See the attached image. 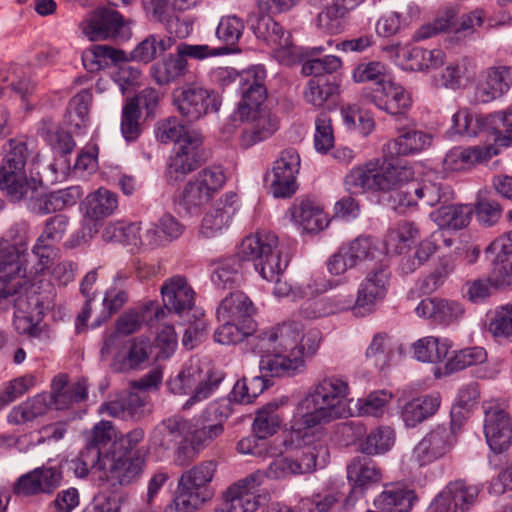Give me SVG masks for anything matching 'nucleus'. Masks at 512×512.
Segmentation results:
<instances>
[{"label": "nucleus", "mask_w": 512, "mask_h": 512, "mask_svg": "<svg viewBox=\"0 0 512 512\" xmlns=\"http://www.w3.org/2000/svg\"><path fill=\"white\" fill-rule=\"evenodd\" d=\"M350 393L348 381L340 376L324 377L315 383L298 404L301 413L291 426V439L305 452L317 456L325 451L322 444L326 436L324 425L348 416L346 398Z\"/></svg>", "instance_id": "1"}, {"label": "nucleus", "mask_w": 512, "mask_h": 512, "mask_svg": "<svg viewBox=\"0 0 512 512\" xmlns=\"http://www.w3.org/2000/svg\"><path fill=\"white\" fill-rule=\"evenodd\" d=\"M250 342L262 354V373L271 377L294 376L304 370V358L318 351L321 333L315 328L306 329L299 321L288 320L260 331Z\"/></svg>", "instance_id": "2"}, {"label": "nucleus", "mask_w": 512, "mask_h": 512, "mask_svg": "<svg viewBox=\"0 0 512 512\" xmlns=\"http://www.w3.org/2000/svg\"><path fill=\"white\" fill-rule=\"evenodd\" d=\"M296 2L297 0H257L259 14H253L248 19L255 36L272 49L273 56L279 63L286 66L301 60L300 50L293 44L291 34L268 13L288 11Z\"/></svg>", "instance_id": "3"}, {"label": "nucleus", "mask_w": 512, "mask_h": 512, "mask_svg": "<svg viewBox=\"0 0 512 512\" xmlns=\"http://www.w3.org/2000/svg\"><path fill=\"white\" fill-rule=\"evenodd\" d=\"M229 415L230 408L226 401L214 402L200 416L189 421L187 436L177 448L175 463L185 466L196 459L201 451L223 434V423Z\"/></svg>", "instance_id": "4"}, {"label": "nucleus", "mask_w": 512, "mask_h": 512, "mask_svg": "<svg viewBox=\"0 0 512 512\" xmlns=\"http://www.w3.org/2000/svg\"><path fill=\"white\" fill-rule=\"evenodd\" d=\"M239 253L243 259L252 261L260 276L270 282L282 274L289 263L287 258H282L279 239L271 231H257L245 237Z\"/></svg>", "instance_id": "5"}, {"label": "nucleus", "mask_w": 512, "mask_h": 512, "mask_svg": "<svg viewBox=\"0 0 512 512\" xmlns=\"http://www.w3.org/2000/svg\"><path fill=\"white\" fill-rule=\"evenodd\" d=\"M412 177L410 168L402 166L377 167V163L368 162L352 169L345 177L346 189L353 194L371 192H389L398 188Z\"/></svg>", "instance_id": "6"}, {"label": "nucleus", "mask_w": 512, "mask_h": 512, "mask_svg": "<svg viewBox=\"0 0 512 512\" xmlns=\"http://www.w3.org/2000/svg\"><path fill=\"white\" fill-rule=\"evenodd\" d=\"M28 156L26 143L12 139L5 146V156L0 166V190L4 191L10 200H17L24 194L33 193L29 184L30 178L25 172Z\"/></svg>", "instance_id": "7"}, {"label": "nucleus", "mask_w": 512, "mask_h": 512, "mask_svg": "<svg viewBox=\"0 0 512 512\" xmlns=\"http://www.w3.org/2000/svg\"><path fill=\"white\" fill-rule=\"evenodd\" d=\"M382 255L377 240L371 236H359L340 246L330 256L327 269L331 275L340 276L350 269L377 261Z\"/></svg>", "instance_id": "8"}, {"label": "nucleus", "mask_w": 512, "mask_h": 512, "mask_svg": "<svg viewBox=\"0 0 512 512\" xmlns=\"http://www.w3.org/2000/svg\"><path fill=\"white\" fill-rule=\"evenodd\" d=\"M25 245L0 244V298L21 292L28 281Z\"/></svg>", "instance_id": "9"}, {"label": "nucleus", "mask_w": 512, "mask_h": 512, "mask_svg": "<svg viewBox=\"0 0 512 512\" xmlns=\"http://www.w3.org/2000/svg\"><path fill=\"white\" fill-rule=\"evenodd\" d=\"M173 104L184 118L194 122L210 112L219 111L221 100L213 90L189 83L174 90Z\"/></svg>", "instance_id": "10"}, {"label": "nucleus", "mask_w": 512, "mask_h": 512, "mask_svg": "<svg viewBox=\"0 0 512 512\" xmlns=\"http://www.w3.org/2000/svg\"><path fill=\"white\" fill-rule=\"evenodd\" d=\"M225 181L226 176L222 167L212 166L203 169L194 180L185 185L180 205L187 212L198 210L223 187Z\"/></svg>", "instance_id": "11"}, {"label": "nucleus", "mask_w": 512, "mask_h": 512, "mask_svg": "<svg viewBox=\"0 0 512 512\" xmlns=\"http://www.w3.org/2000/svg\"><path fill=\"white\" fill-rule=\"evenodd\" d=\"M129 24H131V21H126L118 11L109 8H99L83 19L79 24V28L82 34L90 41L106 40L115 37L128 39L130 31L127 25Z\"/></svg>", "instance_id": "12"}, {"label": "nucleus", "mask_w": 512, "mask_h": 512, "mask_svg": "<svg viewBox=\"0 0 512 512\" xmlns=\"http://www.w3.org/2000/svg\"><path fill=\"white\" fill-rule=\"evenodd\" d=\"M60 466L43 465L21 475L13 486V492L22 497L51 496L62 484Z\"/></svg>", "instance_id": "13"}, {"label": "nucleus", "mask_w": 512, "mask_h": 512, "mask_svg": "<svg viewBox=\"0 0 512 512\" xmlns=\"http://www.w3.org/2000/svg\"><path fill=\"white\" fill-rule=\"evenodd\" d=\"M264 481L262 470H257L232 484L223 493V503L214 512H255L259 502L253 490Z\"/></svg>", "instance_id": "14"}, {"label": "nucleus", "mask_w": 512, "mask_h": 512, "mask_svg": "<svg viewBox=\"0 0 512 512\" xmlns=\"http://www.w3.org/2000/svg\"><path fill=\"white\" fill-rule=\"evenodd\" d=\"M300 163V155L295 149L281 151L273 164L270 179V192L275 198H289L296 192Z\"/></svg>", "instance_id": "15"}, {"label": "nucleus", "mask_w": 512, "mask_h": 512, "mask_svg": "<svg viewBox=\"0 0 512 512\" xmlns=\"http://www.w3.org/2000/svg\"><path fill=\"white\" fill-rule=\"evenodd\" d=\"M364 99L392 116H403L412 105L410 94L390 76L380 86L365 90Z\"/></svg>", "instance_id": "16"}, {"label": "nucleus", "mask_w": 512, "mask_h": 512, "mask_svg": "<svg viewBox=\"0 0 512 512\" xmlns=\"http://www.w3.org/2000/svg\"><path fill=\"white\" fill-rule=\"evenodd\" d=\"M148 450L140 447L132 455L116 458L108 453L104 454L101 467L104 469V479L129 485L140 478L146 463Z\"/></svg>", "instance_id": "17"}, {"label": "nucleus", "mask_w": 512, "mask_h": 512, "mask_svg": "<svg viewBox=\"0 0 512 512\" xmlns=\"http://www.w3.org/2000/svg\"><path fill=\"white\" fill-rule=\"evenodd\" d=\"M484 433L487 443L495 453L506 450L512 439V422L505 407L499 403L484 406Z\"/></svg>", "instance_id": "18"}, {"label": "nucleus", "mask_w": 512, "mask_h": 512, "mask_svg": "<svg viewBox=\"0 0 512 512\" xmlns=\"http://www.w3.org/2000/svg\"><path fill=\"white\" fill-rule=\"evenodd\" d=\"M478 488L464 480L450 481L430 504V512H466L476 501Z\"/></svg>", "instance_id": "19"}, {"label": "nucleus", "mask_w": 512, "mask_h": 512, "mask_svg": "<svg viewBox=\"0 0 512 512\" xmlns=\"http://www.w3.org/2000/svg\"><path fill=\"white\" fill-rule=\"evenodd\" d=\"M512 87V66L496 64L481 71L474 99L477 103H490L504 96Z\"/></svg>", "instance_id": "20"}, {"label": "nucleus", "mask_w": 512, "mask_h": 512, "mask_svg": "<svg viewBox=\"0 0 512 512\" xmlns=\"http://www.w3.org/2000/svg\"><path fill=\"white\" fill-rule=\"evenodd\" d=\"M265 78L266 71L263 66L252 67L242 74L241 80L244 81L242 99L234 113L235 118H247L249 114L256 110H264L261 108V104L267 95L264 86Z\"/></svg>", "instance_id": "21"}, {"label": "nucleus", "mask_w": 512, "mask_h": 512, "mask_svg": "<svg viewBox=\"0 0 512 512\" xmlns=\"http://www.w3.org/2000/svg\"><path fill=\"white\" fill-rule=\"evenodd\" d=\"M499 154L496 144H481L468 147H454L447 152L443 166L448 171L470 170L477 165L488 163Z\"/></svg>", "instance_id": "22"}, {"label": "nucleus", "mask_w": 512, "mask_h": 512, "mask_svg": "<svg viewBox=\"0 0 512 512\" xmlns=\"http://www.w3.org/2000/svg\"><path fill=\"white\" fill-rule=\"evenodd\" d=\"M455 442V435L450 428L437 427L415 446L412 457L420 466L430 464L445 456Z\"/></svg>", "instance_id": "23"}, {"label": "nucleus", "mask_w": 512, "mask_h": 512, "mask_svg": "<svg viewBox=\"0 0 512 512\" xmlns=\"http://www.w3.org/2000/svg\"><path fill=\"white\" fill-rule=\"evenodd\" d=\"M389 278V269L382 263L377 264L367 272L357 291L356 308H362L365 312L371 313L374 305L384 299Z\"/></svg>", "instance_id": "24"}, {"label": "nucleus", "mask_w": 512, "mask_h": 512, "mask_svg": "<svg viewBox=\"0 0 512 512\" xmlns=\"http://www.w3.org/2000/svg\"><path fill=\"white\" fill-rule=\"evenodd\" d=\"M160 293L165 308L178 315L191 311L195 305L196 292L185 276L174 275L167 278Z\"/></svg>", "instance_id": "25"}, {"label": "nucleus", "mask_w": 512, "mask_h": 512, "mask_svg": "<svg viewBox=\"0 0 512 512\" xmlns=\"http://www.w3.org/2000/svg\"><path fill=\"white\" fill-rule=\"evenodd\" d=\"M237 119L244 123L239 144L245 149L271 137L279 128L277 116L269 110H256L247 118Z\"/></svg>", "instance_id": "26"}, {"label": "nucleus", "mask_w": 512, "mask_h": 512, "mask_svg": "<svg viewBox=\"0 0 512 512\" xmlns=\"http://www.w3.org/2000/svg\"><path fill=\"white\" fill-rule=\"evenodd\" d=\"M202 144L200 133L187 135V144H180L170 157L167 176L170 181H182L199 166L198 150Z\"/></svg>", "instance_id": "27"}, {"label": "nucleus", "mask_w": 512, "mask_h": 512, "mask_svg": "<svg viewBox=\"0 0 512 512\" xmlns=\"http://www.w3.org/2000/svg\"><path fill=\"white\" fill-rule=\"evenodd\" d=\"M237 211V195L235 193L225 194L204 215L200 234L205 238H213L222 234L230 226Z\"/></svg>", "instance_id": "28"}, {"label": "nucleus", "mask_w": 512, "mask_h": 512, "mask_svg": "<svg viewBox=\"0 0 512 512\" xmlns=\"http://www.w3.org/2000/svg\"><path fill=\"white\" fill-rule=\"evenodd\" d=\"M486 255H492L491 277L496 285H512V231L496 238L485 249Z\"/></svg>", "instance_id": "29"}, {"label": "nucleus", "mask_w": 512, "mask_h": 512, "mask_svg": "<svg viewBox=\"0 0 512 512\" xmlns=\"http://www.w3.org/2000/svg\"><path fill=\"white\" fill-rule=\"evenodd\" d=\"M92 54L97 62H101L102 59H110L116 65L113 79L123 92L126 86L138 83L141 71L130 64L131 58L123 50L108 45H96L92 48Z\"/></svg>", "instance_id": "30"}, {"label": "nucleus", "mask_w": 512, "mask_h": 512, "mask_svg": "<svg viewBox=\"0 0 512 512\" xmlns=\"http://www.w3.org/2000/svg\"><path fill=\"white\" fill-rule=\"evenodd\" d=\"M365 0H308L311 7L319 10L317 25L328 32H334L352 10Z\"/></svg>", "instance_id": "31"}, {"label": "nucleus", "mask_w": 512, "mask_h": 512, "mask_svg": "<svg viewBox=\"0 0 512 512\" xmlns=\"http://www.w3.org/2000/svg\"><path fill=\"white\" fill-rule=\"evenodd\" d=\"M317 455L314 452H302L297 457H282L273 460L265 471L264 478L285 479L291 476L311 473L316 468Z\"/></svg>", "instance_id": "32"}, {"label": "nucleus", "mask_w": 512, "mask_h": 512, "mask_svg": "<svg viewBox=\"0 0 512 512\" xmlns=\"http://www.w3.org/2000/svg\"><path fill=\"white\" fill-rule=\"evenodd\" d=\"M432 144V135L415 128L404 127L399 129L397 138L384 146L385 154L394 158L419 153Z\"/></svg>", "instance_id": "33"}, {"label": "nucleus", "mask_w": 512, "mask_h": 512, "mask_svg": "<svg viewBox=\"0 0 512 512\" xmlns=\"http://www.w3.org/2000/svg\"><path fill=\"white\" fill-rule=\"evenodd\" d=\"M14 302V320L15 330L22 335L36 338L41 335L40 317L37 307V301L30 299L26 294L19 292Z\"/></svg>", "instance_id": "34"}, {"label": "nucleus", "mask_w": 512, "mask_h": 512, "mask_svg": "<svg viewBox=\"0 0 512 512\" xmlns=\"http://www.w3.org/2000/svg\"><path fill=\"white\" fill-rule=\"evenodd\" d=\"M452 122L453 128L459 134L472 137L482 132H488L495 136L496 142H500L495 112L485 115L460 110L453 115Z\"/></svg>", "instance_id": "35"}, {"label": "nucleus", "mask_w": 512, "mask_h": 512, "mask_svg": "<svg viewBox=\"0 0 512 512\" xmlns=\"http://www.w3.org/2000/svg\"><path fill=\"white\" fill-rule=\"evenodd\" d=\"M157 307L154 302H149L140 310H129L123 313L116 322V331L108 335L101 348L102 357L110 355L114 346L120 342V334L129 335L138 331L145 321V313ZM160 311L156 308L155 316L158 317Z\"/></svg>", "instance_id": "36"}, {"label": "nucleus", "mask_w": 512, "mask_h": 512, "mask_svg": "<svg viewBox=\"0 0 512 512\" xmlns=\"http://www.w3.org/2000/svg\"><path fill=\"white\" fill-rule=\"evenodd\" d=\"M150 353L151 343L148 338H132L125 343L121 351L115 354L113 368L118 372L141 369Z\"/></svg>", "instance_id": "37"}, {"label": "nucleus", "mask_w": 512, "mask_h": 512, "mask_svg": "<svg viewBox=\"0 0 512 512\" xmlns=\"http://www.w3.org/2000/svg\"><path fill=\"white\" fill-rule=\"evenodd\" d=\"M291 220L306 232H318L329 224L327 214L322 207L310 199L294 202L289 209Z\"/></svg>", "instance_id": "38"}, {"label": "nucleus", "mask_w": 512, "mask_h": 512, "mask_svg": "<svg viewBox=\"0 0 512 512\" xmlns=\"http://www.w3.org/2000/svg\"><path fill=\"white\" fill-rule=\"evenodd\" d=\"M254 305L247 295L241 291L230 293L219 304L216 316L218 321H234L236 323H254L252 315Z\"/></svg>", "instance_id": "39"}, {"label": "nucleus", "mask_w": 512, "mask_h": 512, "mask_svg": "<svg viewBox=\"0 0 512 512\" xmlns=\"http://www.w3.org/2000/svg\"><path fill=\"white\" fill-rule=\"evenodd\" d=\"M415 311L418 316L433 319L441 324L453 323L464 314V308L460 303L436 297L421 300Z\"/></svg>", "instance_id": "40"}, {"label": "nucleus", "mask_w": 512, "mask_h": 512, "mask_svg": "<svg viewBox=\"0 0 512 512\" xmlns=\"http://www.w3.org/2000/svg\"><path fill=\"white\" fill-rule=\"evenodd\" d=\"M417 501L414 490L400 483L387 484L384 490L374 499L376 509L387 512H409Z\"/></svg>", "instance_id": "41"}, {"label": "nucleus", "mask_w": 512, "mask_h": 512, "mask_svg": "<svg viewBox=\"0 0 512 512\" xmlns=\"http://www.w3.org/2000/svg\"><path fill=\"white\" fill-rule=\"evenodd\" d=\"M299 505L308 512H334L339 506L338 512H350L354 503L350 497L343 499L340 491L324 490L302 498Z\"/></svg>", "instance_id": "42"}, {"label": "nucleus", "mask_w": 512, "mask_h": 512, "mask_svg": "<svg viewBox=\"0 0 512 512\" xmlns=\"http://www.w3.org/2000/svg\"><path fill=\"white\" fill-rule=\"evenodd\" d=\"M29 186L33 193L24 194L25 191L22 189L20 191L22 196L12 201H25L28 209L37 214H49L63 210L57 191L49 194L44 193L41 182L34 178H30Z\"/></svg>", "instance_id": "43"}, {"label": "nucleus", "mask_w": 512, "mask_h": 512, "mask_svg": "<svg viewBox=\"0 0 512 512\" xmlns=\"http://www.w3.org/2000/svg\"><path fill=\"white\" fill-rule=\"evenodd\" d=\"M188 71L187 60L182 59L176 51L155 62L150 67V76L157 85L165 86L184 78Z\"/></svg>", "instance_id": "44"}, {"label": "nucleus", "mask_w": 512, "mask_h": 512, "mask_svg": "<svg viewBox=\"0 0 512 512\" xmlns=\"http://www.w3.org/2000/svg\"><path fill=\"white\" fill-rule=\"evenodd\" d=\"M439 394L424 395L407 402L402 409V419L406 426L417 424L433 416L440 407Z\"/></svg>", "instance_id": "45"}, {"label": "nucleus", "mask_w": 512, "mask_h": 512, "mask_svg": "<svg viewBox=\"0 0 512 512\" xmlns=\"http://www.w3.org/2000/svg\"><path fill=\"white\" fill-rule=\"evenodd\" d=\"M52 407V398L48 393L38 394L12 408L8 414L11 424H24L43 416Z\"/></svg>", "instance_id": "46"}, {"label": "nucleus", "mask_w": 512, "mask_h": 512, "mask_svg": "<svg viewBox=\"0 0 512 512\" xmlns=\"http://www.w3.org/2000/svg\"><path fill=\"white\" fill-rule=\"evenodd\" d=\"M117 207V195L102 187L90 193L84 201L85 216L91 220L108 217L115 212Z\"/></svg>", "instance_id": "47"}, {"label": "nucleus", "mask_w": 512, "mask_h": 512, "mask_svg": "<svg viewBox=\"0 0 512 512\" xmlns=\"http://www.w3.org/2000/svg\"><path fill=\"white\" fill-rule=\"evenodd\" d=\"M92 102V93L84 89L76 94L69 103L65 123L70 132L81 133L89 122V107Z\"/></svg>", "instance_id": "48"}, {"label": "nucleus", "mask_w": 512, "mask_h": 512, "mask_svg": "<svg viewBox=\"0 0 512 512\" xmlns=\"http://www.w3.org/2000/svg\"><path fill=\"white\" fill-rule=\"evenodd\" d=\"M473 68V61L468 58L450 63L443 70L433 75V85L437 88L458 90L463 86L465 76Z\"/></svg>", "instance_id": "49"}, {"label": "nucleus", "mask_w": 512, "mask_h": 512, "mask_svg": "<svg viewBox=\"0 0 512 512\" xmlns=\"http://www.w3.org/2000/svg\"><path fill=\"white\" fill-rule=\"evenodd\" d=\"M412 348L418 361L439 363L446 358L451 345L447 339L426 336L417 340Z\"/></svg>", "instance_id": "50"}, {"label": "nucleus", "mask_w": 512, "mask_h": 512, "mask_svg": "<svg viewBox=\"0 0 512 512\" xmlns=\"http://www.w3.org/2000/svg\"><path fill=\"white\" fill-rule=\"evenodd\" d=\"M472 213L473 209L470 205H448L440 207L433 213V217L440 227L457 230L469 224Z\"/></svg>", "instance_id": "51"}, {"label": "nucleus", "mask_w": 512, "mask_h": 512, "mask_svg": "<svg viewBox=\"0 0 512 512\" xmlns=\"http://www.w3.org/2000/svg\"><path fill=\"white\" fill-rule=\"evenodd\" d=\"M211 281L219 289H230L241 281V264L235 257L219 260L214 264Z\"/></svg>", "instance_id": "52"}, {"label": "nucleus", "mask_w": 512, "mask_h": 512, "mask_svg": "<svg viewBox=\"0 0 512 512\" xmlns=\"http://www.w3.org/2000/svg\"><path fill=\"white\" fill-rule=\"evenodd\" d=\"M338 94V86L325 78H311L304 90L303 97L306 103L321 108L328 102H334Z\"/></svg>", "instance_id": "53"}, {"label": "nucleus", "mask_w": 512, "mask_h": 512, "mask_svg": "<svg viewBox=\"0 0 512 512\" xmlns=\"http://www.w3.org/2000/svg\"><path fill=\"white\" fill-rule=\"evenodd\" d=\"M392 393L387 390H376L356 401L357 416L380 418L387 411L392 400Z\"/></svg>", "instance_id": "54"}, {"label": "nucleus", "mask_w": 512, "mask_h": 512, "mask_svg": "<svg viewBox=\"0 0 512 512\" xmlns=\"http://www.w3.org/2000/svg\"><path fill=\"white\" fill-rule=\"evenodd\" d=\"M347 478L354 486L363 487L378 482L381 472L372 460L356 457L347 466Z\"/></svg>", "instance_id": "55"}, {"label": "nucleus", "mask_w": 512, "mask_h": 512, "mask_svg": "<svg viewBox=\"0 0 512 512\" xmlns=\"http://www.w3.org/2000/svg\"><path fill=\"white\" fill-rule=\"evenodd\" d=\"M220 326L214 333L216 342L224 345L236 344L243 341L245 338L252 339L255 330V323L243 324L234 321H218ZM251 345V342H249Z\"/></svg>", "instance_id": "56"}, {"label": "nucleus", "mask_w": 512, "mask_h": 512, "mask_svg": "<svg viewBox=\"0 0 512 512\" xmlns=\"http://www.w3.org/2000/svg\"><path fill=\"white\" fill-rule=\"evenodd\" d=\"M282 423V417L278 413V405L269 403L261 408L253 422V432L261 439L267 440L277 432Z\"/></svg>", "instance_id": "57"}, {"label": "nucleus", "mask_w": 512, "mask_h": 512, "mask_svg": "<svg viewBox=\"0 0 512 512\" xmlns=\"http://www.w3.org/2000/svg\"><path fill=\"white\" fill-rule=\"evenodd\" d=\"M395 442V433L388 426L371 431L360 443V450L366 455H379L389 451Z\"/></svg>", "instance_id": "58"}, {"label": "nucleus", "mask_w": 512, "mask_h": 512, "mask_svg": "<svg viewBox=\"0 0 512 512\" xmlns=\"http://www.w3.org/2000/svg\"><path fill=\"white\" fill-rule=\"evenodd\" d=\"M198 133L195 130H188L176 117H168L159 121L155 127L156 139L161 143L175 142L187 144V135Z\"/></svg>", "instance_id": "59"}, {"label": "nucleus", "mask_w": 512, "mask_h": 512, "mask_svg": "<svg viewBox=\"0 0 512 512\" xmlns=\"http://www.w3.org/2000/svg\"><path fill=\"white\" fill-rule=\"evenodd\" d=\"M417 236L418 229L412 223H399L387 232L384 238V245L388 252L401 254L409 245V242Z\"/></svg>", "instance_id": "60"}, {"label": "nucleus", "mask_w": 512, "mask_h": 512, "mask_svg": "<svg viewBox=\"0 0 512 512\" xmlns=\"http://www.w3.org/2000/svg\"><path fill=\"white\" fill-rule=\"evenodd\" d=\"M148 230L155 232L157 243L151 245L150 248H155L164 245L179 238L185 227L171 214L163 215L157 223L149 224Z\"/></svg>", "instance_id": "61"}, {"label": "nucleus", "mask_w": 512, "mask_h": 512, "mask_svg": "<svg viewBox=\"0 0 512 512\" xmlns=\"http://www.w3.org/2000/svg\"><path fill=\"white\" fill-rule=\"evenodd\" d=\"M390 76L387 65L379 61L360 63L352 72V78L356 83L374 82L375 86L382 85Z\"/></svg>", "instance_id": "62"}, {"label": "nucleus", "mask_w": 512, "mask_h": 512, "mask_svg": "<svg viewBox=\"0 0 512 512\" xmlns=\"http://www.w3.org/2000/svg\"><path fill=\"white\" fill-rule=\"evenodd\" d=\"M215 472L216 463L214 461H203L185 471L179 478V481L195 489L204 490V488L212 481Z\"/></svg>", "instance_id": "63"}, {"label": "nucleus", "mask_w": 512, "mask_h": 512, "mask_svg": "<svg viewBox=\"0 0 512 512\" xmlns=\"http://www.w3.org/2000/svg\"><path fill=\"white\" fill-rule=\"evenodd\" d=\"M488 330L494 337H512V303L494 309L488 324Z\"/></svg>", "instance_id": "64"}]
</instances>
